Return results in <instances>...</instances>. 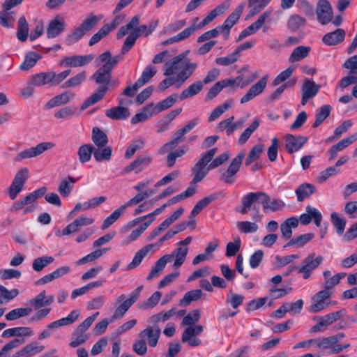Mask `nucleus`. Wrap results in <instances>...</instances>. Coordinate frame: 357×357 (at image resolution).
Wrapping results in <instances>:
<instances>
[{"instance_id":"nucleus-1","label":"nucleus","mask_w":357,"mask_h":357,"mask_svg":"<svg viewBox=\"0 0 357 357\" xmlns=\"http://www.w3.org/2000/svg\"><path fill=\"white\" fill-rule=\"evenodd\" d=\"M197 63L190 62L183 54H180L165 63L164 75L168 77L158 85L160 91H165L174 86L179 89L191 77L197 68Z\"/></svg>"},{"instance_id":"nucleus-2","label":"nucleus","mask_w":357,"mask_h":357,"mask_svg":"<svg viewBox=\"0 0 357 357\" xmlns=\"http://www.w3.org/2000/svg\"><path fill=\"white\" fill-rule=\"evenodd\" d=\"M262 204L264 212L282 210L284 206V202L280 199H271L270 197L262 191L252 192L243 196L241 198L242 207L238 210L241 214H247L251 209L255 211L256 214L252 216L255 221H260L261 215L259 214V208L255 204L256 202Z\"/></svg>"},{"instance_id":"nucleus-3","label":"nucleus","mask_w":357,"mask_h":357,"mask_svg":"<svg viewBox=\"0 0 357 357\" xmlns=\"http://www.w3.org/2000/svg\"><path fill=\"white\" fill-rule=\"evenodd\" d=\"M188 252V247H179L176 248L172 254H167L160 257L152 267L150 273L147 275L146 280H151L159 275V273L165 268L166 264L171 262L174 257L175 260L173 264L174 268H178L184 263Z\"/></svg>"},{"instance_id":"nucleus-4","label":"nucleus","mask_w":357,"mask_h":357,"mask_svg":"<svg viewBox=\"0 0 357 357\" xmlns=\"http://www.w3.org/2000/svg\"><path fill=\"white\" fill-rule=\"evenodd\" d=\"M121 59L120 56H112L109 51H106L97 57L96 63L102 66L93 75L92 77L98 84H107L111 78V71Z\"/></svg>"},{"instance_id":"nucleus-5","label":"nucleus","mask_w":357,"mask_h":357,"mask_svg":"<svg viewBox=\"0 0 357 357\" xmlns=\"http://www.w3.org/2000/svg\"><path fill=\"white\" fill-rule=\"evenodd\" d=\"M71 73V70L68 69L56 73L54 70L41 72L33 75L30 78L32 79V84L36 87H40L45 85L55 86L60 84Z\"/></svg>"},{"instance_id":"nucleus-6","label":"nucleus","mask_w":357,"mask_h":357,"mask_svg":"<svg viewBox=\"0 0 357 357\" xmlns=\"http://www.w3.org/2000/svg\"><path fill=\"white\" fill-rule=\"evenodd\" d=\"M217 151V148H213L202 154V158L192 168L194 177L190 182L191 185H195L205 178L210 170L206 165L212 160Z\"/></svg>"},{"instance_id":"nucleus-7","label":"nucleus","mask_w":357,"mask_h":357,"mask_svg":"<svg viewBox=\"0 0 357 357\" xmlns=\"http://www.w3.org/2000/svg\"><path fill=\"white\" fill-rule=\"evenodd\" d=\"M29 172L27 167L21 168L17 172L8 189V195L12 200L15 199L18 194L23 189L29 178Z\"/></svg>"},{"instance_id":"nucleus-8","label":"nucleus","mask_w":357,"mask_h":357,"mask_svg":"<svg viewBox=\"0 0 357 357\" xmlns=\"http://www.w3.org/2000/svg\"><path fill=\"white\" fill-rule=\"evenodd\" d=\"M324 257L316 256L314 252L308 255L303 261V266L298 269V273H302L304 279L310 277L312 272L316 269L323 261Z\"/></svg>"},{"instance_id":"nucleus-9","label":"nucleus","mask_w":357,"mask_h":357,"mask_svg":"<svg viewBox=\"0 0 357 357\" xmlns=\"http://www.w3.org/2000/svg\"><path fill=\"white\" fill-rule=\"evenodd\" d=\"M245 151H241L236 157H235L231 162L227 169L221 174V179L227 184H231L234 182V176L239 171L242 161L245 157Z\"/></svg>"},{"instance_id":"nucleus-10","label":"nucleus","mask_w":357,"mask_h":357,"mask_svg":"<svg viewBox=\"0 0 357 357\" xmlns=\"http://www.w3.org/2000/svg\"><path fill=\"white\" fill-rule=\"evenodd\" d=\"M54 146V144L52 142H41L36 146H32L19 152L16 155L15 160L21 161L24 159L36 157L44 153L45 151L52 149Z\"/></svg>"},{"instance_id":"nucleus-11","label":"nucleus","mask_w":357,"mask_h":357,"mask_svg":"<svg viewBox=\"0 0 357 357\" xmlns=\"http://www.w3.org/2000/svg\"><path fill=\"white\" fill-rule=\"evenodd\" d=\"M332 295V292L328 290H321L316 293L312 299L314 303L310 306V311L313 313H317L322 310L326 308L331 305V301L328 300Z\"/></svg>"},{"instance_id":"nucleus-12","label":"nucleus","mask_w":357,"mask_h":357,"mask_svg":"<svg viewBox=\"0 0 357 357\" xmlns=\"http://www.w3.org/2000/svg\"><path fill=\"white\" fill-rule=\"evenodd\" d=\"M244 10V4L241 3L238 6L235 10L230 13L224 23L219 26V29H221L225 35V38L227 39L229 37L230 29L237 23L243 11Z\"/></svg>"},{"instance_id":"nucleus-13","label":"nucleus","mask_w":357,"mask_h":357,"mask_svg":"<svg viewBox=\"0 0 357 357\" xmlns=\"http://www.w3.org/2000/svg\"><path fill=\"white\" fill-rule=\"evenodd\" d=\"M268 79V75H266L261 77L257 83L253 84L241 98V103H245L261 94L267 85Z\"/></svg>"},{"instance_id":"nucleus-14","label":"nucleus","mask_w":357,"mask_h":357,"mask_svg":"<svg viewBox=\"0 0 357 357\" xmlns=\"http://www.w3.org/2000/svg\"><path fill=\"white\" fill-rule=\"evenodd\" d=\"M299 220L303 225L310 224L313 220L315 225L319 227L322 220V215L317 208L307 205L305 207V213L300 215Z\"/></svg>"},{"instance_id":"nucleus-15","label":"nucleus","mask_w":357,"mask_h":357,"mask_svg":"<svg viewBox=\"0 0 357 357\" xmlns=\"http://www.w3.org/2000/svg\"><path fill=\"white\" fill-rule=\"evenodd\" d=\"M93 58L94 56L93 54L65 56L60 61V65L73 68L81 67L90 63Z\"/></svg>"},{"instance_id":"nucleus-16","label":"nucleus","mask_w":357,"mask_h":357,"mask_svg":"<svg viewBox=\"0 0 357 357\" xmlns=\"http://www.w3.org/2000/svg\"><path fill=\"white\" fill-rule=\"evenodd\" d=\"M285 148L288 153H293L300 150L307 142V137L287 134L284 137Z\"/></svg>"},{"instance_id":"nucleus-17","label":"nucleus","mask_w":357,"mask_h":357,"mask_svg":"<svg viewBox=\"0 0 357 357\" xmlns=\"http://www.w3.org/2000/svg\"><path fill=\"white\" fill-rule=\"evenodd\" d=\"M66 22L63 17L56 15L52 19L47 28L46 33L48 38L59 36L65 29Z\"/></svg>"},{"instance_id":"nucleus-18","label":"nucleus","mask_w":357,"mask_h":357,"mask_svg":"<svg viewBox=\"0 0 357 357\" xmlns=\"http://www.w3.org/2000/svg\"><path fill=\"white\" fill-rule=\"evenodd\" d=\"M152 158L149 155H139L134 161L123 169V173L135 171L136 174L141 172L152 162Z\"/></svg>"},{"instance_id":"nucleus-19","label":"nucleus","mask_w":357,"mask_h":357,"mask_svg":"<svg viewBox=\"0 0 357 357\" xmlns=\"http://www.w3.org/2000/svg\"><path fill=\"white\" fill-rule=\"evenodd\" d=\"M319 85L316 84L314 80L306 79L301 88V104L305 105L309 99L314 97L319 92Z\"/></svg>"},{"instance_id":"nucleus-20","label":"nucleus","mask_w":357,"mask_h":357,"mask_svg":"<svg viewBox=\"0 0 357 357\" xmlns=\"http://www.w3.org/2000/svg\"><path fill=\"white\" fill-rule=\"evenodd\" d=\"M317 20L321 24H328L332 19V8L326 0H320L317 8Z\"/></svg>"},{"instance_id":"nucleus-21","label":"nucleus","mask_w":357,"mask_h":357,"mask_svg":"<svg viewBox=\"0 0 357 357\" xmlns=\"http://www.w3.org/2000/svg\"><path fill=\"white\" fill-rule=\"evenodd\" d=\"M160 334L161 331L158 326H148L139 333V336L145 342L146 341L151 347H155L158 344Z\"/></svg>"},{"instance_id":"nucleus-22","label":"nucleus","mask_w":357,"mask_h":357,"mask_svg":"<svg viewBox=\"0 0 357 357\" xmlns=\"http://www.w3.org/2000/svg\"><path fill=\"white\" fill-rule=\"evenodd\" d=\"M177 100L178 96L176 94H172L162 101L158 102L156 105L154 103L147 105L143 108L142 112H162L168 109L174 105Z\"/></svg>"},{"instance_id":"nucleus-23","label":"nucleus","mask_w":357,"mask_h":357,"mask_svg":"<svg viewBox=\"0 0 357 357\" xmlns=\"http://www.w3.org/2000/svg\"><path fill=\"white\" fill-rule=\"evenodd\" d=\"M75 97V93L70 91H66L51 98L47 102L45 109H49L55 107L62 105L69 102Z\"/></svg>"},{"instance_id":"nucleus-24","label":"nucleus","mask_w":357,"mask_h":357,"mask_svg":"<svg viewBox=\"0 0 357 357\" xmlns=\"http://www.w3.org/2000/svg\"><path fill=\"white\" fill-rule=\"evenodd\" d=\"M125 298V294H121L119 296L118 301H123L115 309L114 312L112 316V319H119L122 318L130 307L135 303L130 297L124 300Z\"/></svg>"},{"instance_id":"nucleus-25","label":"nucleus","mask_w":357,"mask_h":357,"mask_svg":"<svg viewBox=\"0 0 357 357\" xmlns=\"http://www.w3.org/2000/svg\"><path fill=\"white\" fill-rule=\"evenodd\" d=\"M344 38L345 31L342 29H337L325 34L322 38V41L326 45L333 46L342 42Z\"/></svg>"},{"instance_id":"nucleus-26","label":"nucleus","mask_w":357,"mask_h":357,"mask_svg":"<svg viewBox=\"0 0 357 357\" xmlns=\"http://www.w3.org/2000/svg\"><path fill=\"white\" fill-rule=\"evenodd\" d=\"M185 134L186 132L182 128L177 130L174 133L173 139L160 147L159 151L160 153L164 154L166 152L174 149L183 141Z\"/></svg>"},{"instance_id":"nucleus-27","label":"nucleus","mask_w":357,"mask_h":357,"mask_svg":"<svg viewBox=\"0 0 357 357\" xmlns=\"http://www.w3.org/2000/svg\"><path fill=\"white\" fill-rule=\"evenodd\" d=\"M117 19H114L110 24H105L89 40V45L93 46L98 43L102 38L106 36L110 31L116 27Z\"/></svg>"},{"instance_id":"nucleus-28","label":"nucleus","mask_w":357,"mask_h":357,"mask_svg":"<svg viewBox=\"0 0 357 357\" xmlns=\"http://www.w3.org/2000/svg\"><path fill=\"white\" fill-rule=\"evenodd\" d=\"M154 246V244H149L137 251L135 253L132 261L126 266V270L130 271L137 267L141 264L143 259L147 255V254Z\"/></svg>"},{"instance_id":"nucleus-29","label":"nucleus","mask_w":357,"mask_h":357,"mask_svg":"<svg viewBox=\"0 0 357 357\" xmlns=\"http://www.w3.org/2000/svg\"><path fill=\"white\" fill-rule=\"evenodd\" d=\"M203 87L202 81H196L181 91L179 98L182 100L191 98L197 95L203 89Z\"/></svg>"},{"instance_id":"nucleus-30","label":"nucleus","mask_w":357,"mask_h":357,"mask_svg":"<svg viewBox=\"0 0 357 357\" xmlns=\"http://www.w3.org/2000/svg\"><path fill=\"white\" fill-rule=\"evenodd\" d=\"M107 87L102 86L99 87L96 91H95L91 96H90L81 105L80 109L84 110L89 107L96 104L97 102L100 100L105 96Z\"/></svg>"},{"instance_id":"nucleus-31","label":"nucleus","mask_w":357,"mask_h":357,"mask_svg":"<svg viewBox=\"0 0 357 357\" xmlns=\"http://www.w3.org/2000/svg\"><path fill=\"white\" fill-rule=\"evenodd\" d=\"M314 234L313 233H306L292 238L284 248L296 246L298 248H302L313 239Z\"/></svg>"},{"instance_id":"nucleus-32","label":"nucleus","mask_w":357,"mask_h":357,"mask_svg":"<svg viewBox=\"0 0 357 357\" xmlns=\"http://www.w3.org/2000/svg\"><path fill=\"white\" fill-rule=\"evenodd\" d=\"M77 180L78 178H75L70 176L66 177L60 183L58 187V192L62 197H68L73 188V185L77 181Z\"/></svg>"},{"instance_id":"nucleus-33","label":"nucleus","mask_w":357,"mask_h":357,"mask_svg":"<svg viewBox=\"0 0 357 357\" xmlns=\"http://www.w3.org/2000/svg\"><path fill=\"white\" fill-rule=\"evenodd\" d=\"M311 51L310 46L300 45L294 49L289 56V61L291 63L300 61L306 58Z\"/></svg>"},{"instance_id":"nucleus-34","label":"nucleus","mask_w":357,"mask_h":357,"mask_svg":"<svg viewBox=\"0 0 357 357\" xmlns=\"http://www.w3.org/2000/svg\"><path fill=\"white\" fill-rule=\"evenodd\" d=\"M33 330L29 327H15L8 328L2 333L3 337H10L13 336H31Z\"/></svg>"},{"instance_id":"nucleus-35","label":"nucleus","mask_w":357,"mask_h":357,"mask_svg":"<svg viewBox=\"0 0 357 357\" xmlns=\"http://www.w3.org/2000/svg\"><path fill=\"white\" fill-rule=\"evenodd\" d=\"M315 191V186L312 184L304 183L298 186L295 193L298 202H303L310 197Z\"/></svg>"},{"instance_id":"nucleus-36","label":"nucleus","mask_w":357,"mask_h":357,"mask_svg":"<svg viewBox=\"0 0 357 357\" xmlns=\"http://www.w3.org/2000/svg\"><path fill=\"white\" fill-rule=\"evenodd\" d=\"M41 59V55L36 52H29L26 54L24 61L20 66L22 70L27 71L33 68L38 60Z\"/></svg>"},{"instance_id":"nucleus-37","label":"nucleus","mask_w":357,"mask_h":357,"mask_svg":"<svg viewBox=\"0 0 357 357\" xmlns=\"http://www.w3.org/2000/svg\"><path fill=\"white\" fill-rule=\"evenodd\" d=\"M16 13L11 10L3 9L0 12V24L6 28H13L15 21Z\"/></svg>"},{"instance_id":"nucleus-38","label":"nucleus","mask_w":357,"mask_h":357,"mask_svg":"<svg viewBox=\"0 0 357 357\" xmlns=\"http://www.w3.org/2000/svg\"><path fill=\"white\" fill-rule=\"evenodd\" d=\"M95 147L90 144H84L80 146L77 151L79 160L81 163L89 162L92 154L94 153Z\"/></svg>"},{"instance_id":"nucleus-39","label":"nucleus","mask_w":357,"mask_h":357,"mask_svg":"<svg viewBox=\"0 0 357 357\" xmlns=\"http://www.w3.org/2000/svg\"><path fill=\"white\" fill-rule=\"evenodd\" d=\"M234 83L233 80H229L228 79L217 82L208 91L207 97L208 98L215 97L224 88L232 86Z\"/></svg>"},{"instance_id":"nucleus-40","label":"nucleus","mask_w":357,"mask_h":357,"mask_svg":"<svg viewBox=\"0 0 357 357\" xmlns=\"http://www.w3.org/2000/svg\"><path fill=\"white\" fill-rule=\"evenodd\" d=\"M92 141L98 148H102L108 142L107 135L98 128H93L92 130Z\"/></svg>"},{"instance_id":"nucleus-41","label":"nucleus","mask_w":357,"mask_h":357,"mask_svg":"<svg viewBox=\"0 0 357 357\" xmlns=\"http://www.w3.org/2000/svg\"><path fill=\"white\" fill-rule=\"evenodd\" d=\"M29 24L24 16L20 17L17 22V38L21 42L27 40L29 36Z\"/></svg>"},{"instance_id":"nucleus-42","label":"nucleus","mask_w":357,"mask_h":357,"mask_svg":"<svg viewBox=\"0 0 357 357\" xmlns=\"http://www.w3.org/2000/svg\"><path fill=\"white\" fill-rule=\"evenodd\" d=\"M157 73L155 67L152 65H149L142 71L140 77L138 78L137 84L143 86L146 84L152 77Z\"/></svg>"},{"instance_id":"nucleus-43","label":"nucleus","mask_w":357,"mask_h":357,"mask_svg":"<svg viewBox=\"0 0 357 357\" xmlns=\"http://www.w3.org/2000/svg\"><path fill=\"white\" fill-rule=\"evenodd\" d=\"M234 116L229 117L219 123L218 129L220 131L225 130L227 135H230L235 130L241 127V124L233 123Z\"/></svg>"},{"instance_id":"nucleus-44","label":"nucleus","mask_w":357,"mask_h":357,"mask_svg":"<svg viewBox=\"0 0 357 357\" xmlns=\"http://www.w3.org/2000/svg\"><path fill=\"white\" fill-rule=\"evenodd\" d=\"M272 0H248V7L250 8L249 15H255L260 13Z\"/></svg>"},{"instance_id":"nucleus-45","label":"nucleus","mask_w":357,"mask_h":357,"mask_svg":"<svg viewBox=\"0 0 357 357\" xmlns=\"http://www.w3.org/2000/svg\"><path fill=\"white\" fill-rule=\"evenodd\" d=\"M125 206L122 205L112 212L108 217H107L103 221L101 228L102 229H106L109 228L112 224H114L125 212Z\"/></svg>"},{"instance_id":"nucleus-46","label":"nucleus","mask_w":357,"mask_h":357,"mask_svg":"<svg viewBox=\"0 0 357 357\" xmlns=\"http://www.w3.org/2000/svg\"><path fill=\"white\" fill-rule=\"evenodd\" d=\"M32 312L31 307H20L12 310L5 316L8 321H13L21 317L29 316Z\"/></svg>"},{"instance_id":"nucleus-47","label":"nucleus","mask_w":357,"mask_h":357,"mask_svg":"<svg viewBox=\"0 0 357 357\" xmlns=\"http://www.w3.org/2000/svg\"><path fill=\"white\" fill-rule=\"evenodd\" d=\"M203 293L201 289H193L191 291H189L186 292L183 297L182 299L180 301V305L188 306L192 302L197 301L199 298H201Z\"/></svg>"},{"instance_id":"nucleus-48","label":"nucleus","mask_w":357,"mask_h":357,"mask_svg":"<svg viewBox=\"0 0 357 357\" xmlns=\"http://www.w3.org/2000/svg\"><path fill=\"white\" fill-rule=\"evenodd\" d=\"M203 332V326L202 325H192L188 326L182 334L181 340L185 342L189 340L190 337L199 335Z\"/></svg>"},{"instance_id":"nucleus-49","label":"nucleus","mask_w":357,"mask_h":357,"mask_svg":"<svg viewBox=\"0 0 357 357\" xmlns=\"http://www.w3.org/2000/svg\"><path fill=\"white\" fill-rule=\"evenodd\" d=\"M264 150V144H257L255 145L251 151H250L248 157L246 158L245 160V165L249 166L251 165L253 162L259 159L262 153V152Z\"/></svg>"},{"instance_id":"nucleus-50","label":"nucleus","mask_w":357,"mask_h":357,"mask_svg":"<svg viewBox=\"0 0 357 357\" xmlns=\"http://www.w3.org/2000/svg\"><path fill=\"white\" fill-rule=\"evenodd\" d=\"M52 256H43L35 259L32 264V268L37 272L41 271L45 267L54 261Z\"/></svg>"},{"instance_id":"nucleus-51","label":"nucleus","mask_w":357,"mask_h":357,"mask_svg":"<svg viewBox=\"0 0 357 357\" xmlns=\"http://www.w3.org/2000/svg\"><path fill=\"white\" fill-rule=\"evenodd\" d=\"M259 75L257 72L251 74L250 76L247 77H244L243 76H238L236 78H229V80H233L234 83L233 86L236 84L238 86L241 88H244L250 84L252 83L257 77Z\"/></svg>"},{"instance_id":"nucleus-52","label":"nucleus","mask_w":357,"mask_h":357,"mask_svg":"<svg viewBox=\"0 0 357 357\" xmlns=\"http://www.w3.org/2000/svg\"><path fill=\"white\" fill-rule=\"evenodd\" d=\"M112 148L110 146H104L102 148H95L93 157L98 162L102 160H109L112 157Z\"/></svg>"},{"instance_id":"nucleus-53","label":"nucleus","mask_w":357,"mask_h":357,"mask_svg":"<svg viewBox=\"0 0 357 357\" xmlns=\"http://www.w3.org/2000/svg\"><path fill=\"white\" fill-rule=\"evenodd\" d=\"M259 126V120L255 119L252 123L243 132L238 138V143L244 144L250 138L251 135L256 130Z\"/></svg>"},{"instance_id":"nucleus-54","label":"nucleus","mask_w":357,"mask_h":357,"mask_svg":"<svg viewBox=\"0 0 357 357\" xmlns=\"http://www.w3.org/2000/svg\"><path fill=\"white\" fill-rule=\"evenodd\" d=\"M102 18V15H89L79 25L85 33L92 29Z\"/></svg>"},{"instance_id":"nucleus-55","label":"nucleus","mask_w":357,"mask_h":357,"mask_svg":"<svg viewBox=\"0 0 357 357\" xmlns=\"http://www.w3.org/2000/svg\"><path fill=\"white\" fill-rule=\"evenodd\" d=\"M84 31L80 26L75 28L70 33H69L66 38V43L68 45H71L78 40H79L84 35Z\"/></svg>"},{"instance_id":"nucleus-56","label":"nucleus","mask_w":357,"mask_h":357,"mask_svg":"<svg viewBox=\"0 0 357 357\" xmlns=\"http://www.w3.org/2000/svg\"><path fill=\"white\" fill-rule=\"evenodd\" d=\"M346 313V309L342 308L338 311L327 314L321 317L323 319V320L325 321L326 324L328 327L329 326L335 323L336 321L340 320L342 317L345 316Z\"/></svg>"},{"instance_id":"nucleus-57","label":"nucleus","mask_w":357,"mask_h":357,"mask_svg":"<svg viewBox=\"0 0 357 357\" xmlns=\"http://www.w3.org/2000/svg\"><path fill=\"white\" fill-rule=\"evenodd\" d=\"M331 218L333 226L336 229L337 233L339 235H342L345 229L346 220L343 218L339 217L336 212H333L331 214Z\"/></svg>"},{"instance_id":"nucleus-58","label":"nucleus","mask_w":357,"mask_h":357,"mask_svg":"<svg viewBox=\"0 0 357 357\" xmlns=\"http://www.w3.org/2000/svg\"><path fill=\"white\" fill-rule=\"evenodd\" d=\"M225 193L223 192H220L218 193H215L210 195L208 196H206L202 199H200L195 205V206L197 207L199 211L201 212L202 210L205 208L207 205H208L211 202L217 199L218 197H225Z\"/></svg>"},{"instance_id":"nucleus-59","label":"nucleus","mask_w":357,"mask_h":357,"mask_svg":"<svg viewBox=\"0 0 357 357\" xmlns=\"http://www.w3.org/2000/svg\"><path fill=\"white\" fill-rule=\"evenodd\" d=\"M145 141L143 139H138L135 140L131 144L128 146L125 153V158L130 159L134 155L135 152L142 149L144 146Z\"/></svg>"},{"instance_id":"nucleus-60","label":"nucleus","mask_w":357,"mask_h":357,"mask_svg":"<svg viewBox=\"0 0 357 357\" xmlns=\"http://www.w3.org/2000/svg\"><path fill=\"white\" fill-rule=\"evenodd\" d=\"M86 79V73L84 71L80 72L68 79L64 84L63 87L70 88L80 85Z\"/></svg>"},{"instance_id":"nucleus-61","label":"nucleus","mask_w":357,"mask_h":357,"mask_svg":"<svg viewBox=\"0 0 357 357\" xmlns=\"http://www.w3.org/2000/svg\"><path fill=\"white\" fill-rule=\"evenodd\" d=\"M175 117L176 114L174 113L167 114L160 121H158L156 126L158 128L157 132L161 133L167 130Z\"/></svg>"},{"instance_id":"nucleus-62","label":"nucleus","mask_w":357,"mask_h":357,"mask_svg":"<svg viewBox=\"0 0 357 357\" xmlns=\"http://www.w3.org/2000/svg\"><path fill=\"white\" fill-rule=\"evenodd\" d=\"M19 294L17 289L8 290L5 287L0 286V305L15 298Z\"/></svg>"},{"instance_id":"nucleus-63","label":"nucleus","mask_w":357,"mask_h":357,"mask_svg":"<svg viewBox=\"0 0 357 357\" xmlns=\"http://www.w3.org/2000/svg\"><path fill=\"white\" fill-rule=\"evenodd\" d=\"M200 317V310L199 309L193 310L183 317L182 325L192 326L199 320Z\"/></svg>"},{"instance_id":"nucleus-64","label":"nucleus","mask_w":357,"mask_h":357,"mask_svg":"<svg viewBox=\"0 0 357 357\" xmlns=\"http://www.w3.org/2000/svg\"><path fill=\"white\" fill-rule=\"evenodd\" d=\"M237 228L243 233L249 234L257 231L259 227L255 222L240 221L237 222Z\"/></svg>"}]
</instances>
